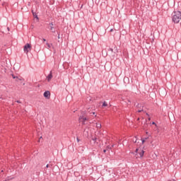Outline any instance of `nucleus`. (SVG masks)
<instances>
[{
	"label": "nucleus",
	"instance_id": "1",
	"mask_svg": "<svg viewBox=\"0 0 181 181\" xmlns=\"http://www.w3.org/2000/svg\"><path fill=\"white\" fill-rule=\"evenodd\" d=\"M181 20V12L179 11H174L172 13V21L174 23H179Z\"/></svg>",
	"mask_w": 181,
	"mask_h": 181
},
{
	"label": "nucleus",
	"instance_id": "2",
	"mask_svg": "<svg viewBox=\"0 0 181 181\" xmlns=\"http://www.w3.org/2000/svg\"><path fill=\"white\" fill-rule=\"evenodd\" d=\"M86 117V112H83L80 117H79V122H82L83 124H86V122L87 121V117Z\"/></svg>",
	"mask_w": 181,
	"mask_h": 181
},
{
	"label": "nucleus",
	"instance_id": "3",
	"mask_svg": "<svg viewBox=\"0 0 181 181\" xmlns=\"http://www.w3.org/2000/svg\"><path fill=\"white\" fill-rule=\"evenodd\" d=\"M30 50H32V45L29 43H27L23 47V51L26 53V54H28Z\"/></svg>",
	"mask_w": 181,
	"mask_h": 181
},
{
	"label": "nucleus",
	"instance_id": "4",
	"mask_svg": "<svg viewBox=\"0 0 181 181\" xmlns=\"http://www.w3.org/2000/svg\"><path fill=\"white\" fill-rule=\"evenodd\" d=\"M44 97H45V98H47V100H49V98H50V91L46 90V91L44 93Z\"/></svg>",
	"mask_w": 181,
	"mask_h": 181
},
{
	"label": "nucleus",
	"instance_id": "5",
	"mask_svg": "<svg viewBox=\"0 0 181 181\" xmlns=\"http://www.w3.org/2000/svg\"><path fill=\"white\" fill-rule=\"evenodd\" d=\"M53 78V74L52 73V71H50L49 74L47 76V81H50Z\"/></svg>",
	"mask_w": 181,
	"mask_h": 181
},
{
	"label": "nucleus",
	"instance_id": "6",
	"mask_svg": "<svg viewBox=\"0 0 181 181\" xmlns=\"http://www.w3.org/2000/svg\"><path fill=\"white\" fill-rule=\"evenodd\" d=\"M49 30H51V32H52V33H54V32H56V30H54V27H53V23H49Z\"/></svg>",
	"mask_w": 181,
	"mask_h": 181
},
{
	"label": "nucleus",
	"instance_id": "7",
	"mask_svg": "<svg viewBox=\"0 0 181 181\" xmlns=\"http://www.w3.org/2000/svg\"><path fill=\"white\" fill-rule=\"evenodd\" d=\"M105 107H108V103L107 102L104 101L102 105V108H104Z\"/></svg>",
	"mask_w": 181,
	"mask_h": 181
},
{
	"label": "nucleus",
	"instance_id": "8",
	"mask_svg": "<svg viewBox=\"0 0 181 181\" xmlns=\"http://www.w3.org/2000/svg\"><path fill=\"white\" fill-rule=\"evenodd\" d=\"M145 153V151L144 150H142L140 153H139V155H140V158H142L144 156V154Z\"/></svg>",
	"mask_w": 181,
	"mask_h": 181
},
{
	"label": "nucleus",
	"instance_id": "9",
	"mask_svg": "<svg viewBox=\"0 0 181 181\" xmlns=\"http://www.w3.org/2000/svg\"><path fill=\"white\" fill-rule=\"evenodd\" d=\"M92 141H93V144H95V142L97 141V138L96 137L92 138Z\"/></svg>",
	"mask_w": 181,
	"mask_h": 181
},
{
	"label": "nucleus",
	"instance_id": "10",
	"mask_svg": "<svg viewBox=\"0 0 181 181\" xmlns=\"http://www.w3.org/2000/svg\"><path fill=\"white\" fill-rule=\"evenodd\" d=\"M96 127H97V128H101V124L100 123H97Z\"/></svg>",
	"mask_w": 181,
	"mask_h": 181
},
{
	"label": "nucleus",
	"instance_id": "11",
	"mask_svg": "<svg viewBox=\"0 0 181 181\" xmlns=\"http://www.w3.org/2000/svg\"><path fill=\"white\" fill-rule=\"evenodd\" d=\"M47 49H50V47H51L50 44H49V43L47 42Z\"/></svg>",
	"mask_w": 181,
	"mask_h": 181
},
{
	"label": "nucleus",
	"instance_id": "12",
	"mask_svg": "<svg viewBox=\"0 0 181 181\" xmlns=\"http://www.w3.org/2000/svg\"><path fill=\"white\" fill-rule=\"evenodd\" d=\"M142 111H144V109H140V110H137V112H142Z\"/></svg>",
	"mask_w": 181,
	"mask_h": 181
},
{
	"label": "nucleus",
	"instance_id": "13",
	"mask_svg": "<svg viewBox=\"0 0 181 181\" xmlns=\"http://www.w3.org/2000/svg\"><path fill=\"white\" fill-rule=\"evenodd\" d=\"M13 78H18V76H15V75L12 74Z\"/></svg>",
	"mask_w": 181,
	"mask_h": 181
},
{
	"label": "nucleus",
	"instance_id": "14",
	"mask_svg": "<svg viewBox=\"0 0 181 181\" xmlns=\"http://www.w3.org/2000/svg\"><path fill=\"white\" fill-rule=\"evenodd\" d=\"M133 142H134L135 144H136V138H135V139H133Z\"/></svg>",
	"mask_w": 181,
	"mask_h": 181
},
{
	"label": "nucleus",
	"instance_id": "15",
	"mask_svg": "<svg viewBox=\"0 0 181 181\" xmlns=\"http://www.w3.org/2000/svg\"><path fill=\"white\" fill-rule=\"evenodd\" d=\"M139 151V149L136 148V151H135V153H138V151Z\"/></svg>",
	"mask_w": 181,
	"mask_h": 181
},
{
	"label": "nucleus",
	"instance_id": "16",
	"mask_svg": "<svg viewBox=\"0 0 181 181\" xmlns=\"http://www.w3.org/2000/svg\"><path fill=\"white\" fill-rule=\"evenodd\" d=\"M90 114H93V115H95V112H90Z\"/></svg>",
	"mask_w": 181,
	"mask_h": 181
},
{
	"label": "nucleus",
	"instance_id": "17",
	"mask_svg": "<svg viewBox=\"0 0 181 181\" xmlns=\"http://www.w3.org/2000/svg\"><path fill=\"white\" fill-rule=\"evenodd\" d=\"M76 140H77V142H80V139L79 138H77Z\"/></svg>",
	"mask_w": 181,
	"mask_h": 181
},
{
	"label": "nucleus",
	"instance_id": "18",
	"mask_svg": "<svg viewBox=\"0 0 181 181\" xmlns=\"http://www.w3.org/2000/svg\"><path fill=\"white\" fill-rule=\"evenodd\" d=\"M110 52H114V49L112 48H110Z\"/></svg>",
	"mask_w": 181,
	"mask_h": 181
},
{
	"label": "nucleus",
	"instance_id": "19",
	"mask_svg": "<svg viewBox=\"0 0 181 181\" xmlns=\"http://www.w3.org/2000/svg\"><path fill=\"white\" fill-rule=\"evenodd\" d=\"M152 124H153V125H156V123H155V122H152Z\"/></svg>",
	"mask_w": 181,
	"mask_h": 181
},
{
	"label": "nucleus",
	"instance_id": "20",
	"mask_svg": "<svg viewBox=\"0 0 181 181\" xmlns=\"http://www.w3.org/2000/svg\"><path fill=\"white\" fill-rule=\"evenodd\" d=\"M35 18H36L37 19H39V18H37V16L35 14Z\"/></svg>",
	"mask_w": 181,
	"mask_h": 181
},
{
	"label": "nucleus",
	"instance_id": "21",
	"mask_svg": "<svg viewBox=\"0 0 181 181\" xmlns=\"http://www.w3.org/2000/svg\"><path fill=\"white\" fill-rule=\"evenodd\" d=\"M33 15V16H35V12H33V11H32Z\"/></svg>",
	"mask_w": 181,
	"mask_h": 181
},
{
	"label": "nucleus",
	"instance_id": "22",
	"mask_svg": "<svg viewBox=\"0 0 181 181\" xmlns=\"http://www.w3.org/2000/svg\"><path fill=\"white\" fill-rule=\"evenodd\" d=\"M58 39H60V34H58Z\"/></svg>",
	"mask_w": 181,
	"mask_h": 181
},
{
	"label": "nucleus",
	"instance_id": "23",
	"mask_svg": "<svg viewBox=\"0 0 181 181\" xmlns=\"http://www.w3.org/2000/svg\"><path fill=\"white\" fill-rule=\"evenodd\" d=\"M43 42H46V39L43 38L42 39Z\"/></svg>",
	"mask_w": 181,
	"mask_h": 181
},
{
	"label": "nucleus",
	"instance_id": "24",
	"mask_svg": "<svg viewBox=\"0 0 181 181\" xmlns=\"http://www.w3.org/2000/svg\"><path fill=\"white\" fill-rule=\"evenodd\" d=\"M16 103H18V104H21V102L19 100H17Z\"/></svg>",
	"mask_w": 181,
	"mask_h": 181
},
{
	"label": "nucleus",
	"instance_id": "25",
	"mask_svg": "<svg viewBox=\"0 0 181 181\" xmlns=\"http://www.w3.org/2000/svg\"><path fill=\"white\" fill-rule=\"evenodd\" d=\"M104 153L107 152V150H103Z\"/></svg>",
	"mask_w": 181,
	"mask_h": 181
},
{
	"label": "nucleus",
	"instance_id": "26",
	"mask_svg": "<svg viewBox=\"0 0 181 181\" xmlns=\"http://www.w3.org/2000/svg\"><path fill=\"white\" fill-rule=\"evenodd\" d=\"M145 142V140H142V144H144Z\"/></svg>",
	"mask_w": 181,
	"mask_h": 181
},
{
	"label": "nucleus",
	"instance_id": "27",
	"mask_svg": "<svg viewBox=\"0 0 181 181\" xmlns=\"http://www.w3.org/2000/svg\"><path fill=\"white\" fill-rule=\"evenodd\" d=\"M46 168H49V164H47V165H46Z\"/></svg>",
	"mask_w": 181,
	"mask_h": 181
}]
</instances>
